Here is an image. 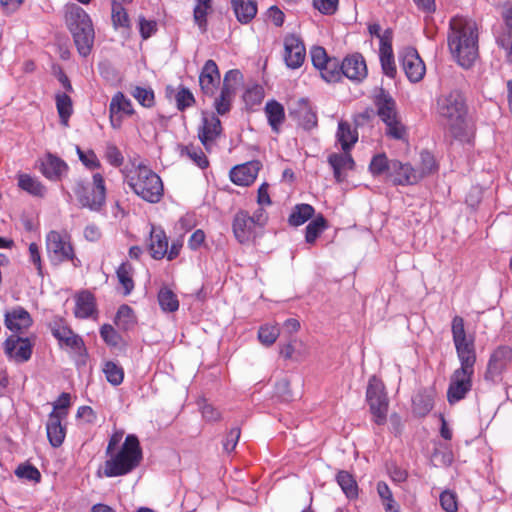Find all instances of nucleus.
Segmentation results:
<instances>
[{"instance_id":"f257e3e1","label":"nucleus","mask_w":512,"mask_h":512,"mask_svg":"<svg viewBox=\"0 0 512 512\" xmlns=\"http://www.w3.org/2000/svg\"><path fill=\"white\" fill-rule=\"evenodd\" d=\"M451 333L460 363L450 376L446 394L448 403L454 405L465 399L472 390L477 354L475 336L466 332L463 317L456 315L452 318Z\"/></svg>"},{"instance_id":"f03ea898","label":"nucleus","mask_w":512,"mask_h":512,"mask_svg":"<svg viewBox=\"0 0 512 512\" xmlns=\"http://www.w3.org/2000/svg\"><path fill=\"white\" fill-rule=\"evenodd\" d=\"M448 47L457 62L469 68L478 58V27L475 21L455 16L450 20Z\"/></svg>"},{"instance_id":"7ed1b4c3","label":"nucleus","mask_w":512,"mask_h":512,"mask_svg":"<svg viewBox=\"0 0 512 512\" xmlns=\"http://www.w3.org/2000/svg\"><path fill=\"white\" fill-rule=\"evenodd\" d=\"M437 113L447 133L454 139L464 141L467 137L466 104L463 95L452 90L437 98Z\"/></svg>"},{"instance_id":"20e7f679","label":"nucleus","mask_w":512,"mask_h":512,"mask_svg":"<svg viewBox=\"0 0 512 512\" xmlns=\"http://www.w3.org/2000/svg\"><path fill=\"white\" fill-rule=\"evenodd\" d=\"M103 474L106 477L124 476L134 471L143 459L140 441L135 434H128L121 447L106 454Z\"/></svg>"},{"instance_id":"39448f33","label":"nucleus","mask_w":512,"mask_h":512,"mask_svg":"<svg viewBox=\"0 0 512 512\" xmlns=\"http://www.w3.org/2000/svg\"><path fill=\"white\" fill-rule=\"evenodd\" d=\"M65 20L73 36L78 53L86 57L91 53L95 32L90 16L76 4L66 7Z\"/></svg>"},{"instance_id":"423d86ee","label":"nucleus","mask_w":512,"mask_h":512,"mask_svg":"<svg viewBox=\"0 0 512 512\" xmlns=\"http://www.w3.org/2000/svg\"><path fill=\"white\" fill-rule=\"evenodd\" d=\"M133 192L149 203H158L164 194L161 178L146 166L139 165L135 174L128 177Z\"/></svg>"},{"instance_id":"0eeeda50","label":"nucleus","mask_w":512,"mask_h":512,"mask_svg":"<svg viewBox=\"0 0 512 512\" xmlns=\"http://www.w3.org/2000/svg\"><path fill=\"white\" fill-rule=\"evenodd\" d=\"M45 245L47 257L52 265L72 262L74 267L80 266V260L76 257L71 237L67 232L49 231L45 237Z\"/></svg>"},{"instance_id":"6e6552de","label":"nucleus","mask_w":512,"mask_h":512,"mask_svg":"<svg viewBox=\"0 0 512 512\" xmlns=\"http://www.w3.org/2000/svg\"><path fill=\"white\" fill-rule=\"evenodd\" d=\"M73 192L83 208L91 211H100L106 204V186L101 173L92 176V186L85 184L82 180H76Z\"/></svg>"},{"instance_id":"1a4fd4ad","label":"nucleus","mask_w":512,"mask_h":512,"mask_svg":"<svg viewBox=\"0 0 512 512\" xmlns=\"http://www.w3.org/2000/svg\"><path fill=\"white\" fill-rule=\"evenodd\" d=\"M366 400L368 402L373 421L377 425H384L387 421L389 400L383 382L376 376L369 379Z\"/></svg>"},{"instance_id":"9d476101","label":"nucleus","mask_w":512,"mask_h":512,"mask_svg":"<svg viewBox=\"0 0 512 512\" xmlns=\"http://www.w3.org/2000/svg\"><path fill=\"white\" fill-rule=\"evenodd\" d=\"M512 360V349L508 346L497 347L490 355L485 372V380L495 382L500 379Z\"/></svg>"},{"instance_id":"9b49d317","label":"nucleus","mask_w":512,"mask_h":512,"mask_svg":"<svg viewBox=\"0 0 512 512\" xmlns=\"http://www.w3.org/2000/svg\"><path fill=\"white\" fill-rule=\"evenodd\" d=\"M135 113L132 102L122 92L113 95L109 104L110 124L114 129L122 126L123 119Z\"/></svg>"},{"instance_id":"f8f14e48","label":"nucleus","mask_w":512,"mask_h":512,"mask_svg":"<svg viewBox=\"0 0 512 512\" xmlns=\"http://www.w3.org/2000/svg\"><path fill=\"white\" fill-rule=\"evenodd\" d=\"M306 57L303 41L295 34H288L284 38V61L287 67L297 69L302 66Z\"/></svg>"},{"instance_id":"ddd939ff","label":"nucleus","mask_w":512,"mask_h":512,"mask_svg":"<svg viewBox=\"0 0 512 512\" xmlns=\"http://www.w3.org/2000/svg\"><path fill=\"white\" fill-rule=\"evenodd\" d=\"M290 116L305 130H311L318 124L317 113L305 98H300L293 103L290 108Z\"/></svg>"},{"instance_id":"4468645a","label":"nucleus","mask_w":512,"mask_h":512,"mask_svg":"<svg viewBox=\"0 0 512 512\" xmlns=\"http://www.w3.org/2000/svg\"><path fill=\"white\" fill-rule=\"evenodd\" d=\"M222 125L215 114L204 115L202 125L198 129V138L206 150H210L221 136Z\"/></svg>"},{"instance_id":"2eb2a0df","label":"nucleus","mask_w":512,"mask_h":512,"mask_svg":"<svg viewBox=\"0 0 512 512\" xmlns=\"http://www.w3.org/2000/svg\"><path fill=\"white\" fill-rule=\"evenodd\" d=\"M33 343L29 338L10 336L4 342V351L9 358L16 362H26L31 358Z\"/></svg>"},{"instance_id":"dca6fc26","label":"nucleus","mask_w":512,"mask_h":512,"mask_svg":"<svg viewBox=\"0 0 512 512\" xmlns=\"http://www.w3.org/2000/svg\"><path fill=\"white\" fill-rule=\"evenodd\" d=\"M52 335L58 340L61 347H67L72 351L81 354L85 351L83 339L75 334L70 327L63 323H54L51 327Z\"/></svg>"},{"instance_id":"f3484780","label":"nucleus","mask_w":512,"mask_h":512,"mask_svg":"<svg viewBox=\"0 0 512 512\" xmlns=\"http://www.w3.org/2000/svg\"><path fill=\"white\" fill-rule=\"evenodd\" d=\"M401 62L402 68L411 82L416 83L423 79L426 67L415 49H406L402 55Z\"/></svg>"},{"instance_id":"a211bd4d","label":"nucleus","mask_w":512,"mask_h":512,"mask_svg":"<svg viewBox=\"0 0 512 512\" xmlns=\"http://www.w3.org/2000/svg\"><path fill=\"white\" fill-rule=\"evenodd\" d=\"M67 412L52 411L48 415L46 423L47 438L52 447H60L66 437V427L62 425V421L66 418Z\"/></svg>"},{"instance_id":"6ab92c4d","label":"nucleus","mask_w":512,"mask_h":512,"mask_svg":"<svg viewBox=\"0 0 512 512\" xmlns=\"http://www.w3.org/2000/svg\"><path fill=\"white\" fill-rule=\"evenodd\" d=\"M391 171L388 179L394 185H414L419 182V177L416 175V169L409 163H402L399 160L393 159Z\"/></svg>"},{"instance_id":"aec40b11","label":"nucleus","mask_w":512,"mask_h":512,"mask_svg":"<svg viewBox=\"0 0 512 512\" xmlns=\"http://www.w3.org/2000/svg\"><path fill=\"white\" fill-rule=\"evenodd\" d=\"M259 161H250L237 165L230 170V180L238 186H250L254 183L260 171Z\"/></svg>"},{"instance_id":"412c9836","label":"nucleus","mask_w":512,"mask_h":512,"mask_svg":"<svg viewBox=\"0 0 512 512\" xmlns=\"http://www.w3.org/2000/svg\"><path fill=\"white\" fill-rule=\"evenodd\" d=\"M199 84L203 94L213 96L220 84V71L214 60H207L199 75Z\"/></svg>"},{"instance_id":"4be33fe9","label":"nucleus","mask_w":512,"mask_h":512,"mask_svg":"<svg viewBox=\"0 0 512 512\" xmlns=\"http://www.w3.org/2000/svg\"><path fill=\"white\" fill-rule=\"evenodd\" d=\"M256 227L247 211L240 210L235 214L232 229L236 239L240 243L250 241L255 236Z\"/></svg>"},{"instance_id":"5701e85b","label":"nucleus","mask_w":512,"mask_h":512,"mask_svg":"<svg viewBox=\"0 0 512 512\" xmlns=\"http://www.w3.org/2000/svg\"><path fill=\"white\" fill-rule=\"evenodd\" d=\"M341 70L345 77L353 81H362L367 76V66L361 54H352L344 58Z\"/></svg>"},{"instance_id":"b1692460","label":"nucleus","mask_w":512,"mask_h":512,"mask_svg":"<svg viewBox=\"0 0 512 512\" xmlns=\"http://www.w3.org/2000/svg\"><path fill=\"white\" fill-rule=\"evenodd\" d=\"M32 318L23 307L17 306L6 311L4 324L15 333H22L32 325Z\"/></svg>"},{"instance_id":"393cba45","label":"nucleus","mask_w":512,"mask_h":512,"mask_svg":"<svg viewBox=\"0 0 512 512\" xmlns=\"http://www.w3.org/2000/svg\"><path fill=\"white\" fill-rule=\"evenodd\" d=\"M148 250L155 260H161L168 254V237L161 227L151 226Z\"/></svg>"},{"instance_id":"a878e982","label":"nucleus","mask_w":512,"mask_h":512,"mask_svg":"<svg viewBox=\"0 0 512 512\" xmlns=\"http://www.w3.org/2000/svg\"><path fill=\"white\" fill-rule=\"evenodd\" d=\"M97 314L95 296L88 290H83L75 295L74 315L80 319L93 317Z\"/></svg>"},{"instance_id":"bb28decb","label":"nucleus","mask_w":512,"mask_h":512,"mask_svg":"<svg viewBox=\"0 0 512 512\" xmlns=\"http://www.w3.org/2000/svg\"><path fill=\"white\" fill-rule=\"evenodd\" d=\"M68 171V165L61 158L47 154L41 163L42 174L50 180L58 181Z\"/></svg>"},{"instance_id":"cd10ccee","label":"nucleus","mask_w":512,"mask_h":512,"mask_svg":"<svg viewBox=\"0 0 512 512\" xmlns=\"http://www.w3.org/2000/svg\"><path fill=\"white\" fill-rule=\"evenodd\" d=\"M389 34L390 33L387 32L386 35L382 36L381 45H379V58L383 73L390 78H394L397 69Z\"/></svg>"},{"instance_id":"c85d7f7f","label":"nucleus","mask_w":512,"mask_h":512,"mask_svg":"<svg viewBox=\"0 0 512 512\" xmlns=\"http://www.w3.org/2000/svg\"><path fill=\"white\" fill-rule=\"evenodd\" d=\"M328 162L333 169L334 177L338 183L345 179L342 171L352 170L355 165V162L349 151H346L343 154L333 153L329 155Z\"/></svg>"},{"instance_id":"c756f323","label":"nucleus","mask_w":512,"mask_h":512,"mask_svg":"<svg viewBox=\"0 0 512 512\" xmlns=\"http://www.w3.org/2000/svg\"><path fill=\"white\" fill-rule=\"evenodd\" d=\"M212 2L213 0H195L193 21L202 34L208 30V16L213 12Z\"/></svg>"},{"instance_id":"7c9ffc66","label":"nucleus","mask_w":512,"mask_h":512,"mask_svg":"<svg viewBox=\"0 0 512 512\" xmlns=\"http://www.w3.org/2000/svg\"><path fill=\"white\" fill-rule=\"evenodd\" d=\"M231 5L237 20L242 24L249 23L257 14L255 0H231Z\"/></svg>"},{"instance_id":"2f4dec72","label":"nucleus","mask_w":512,"mask_h":512,"mask_svg":"<svg viewBox=\"0 0 512 512\" xmlns=\"http://www.w3.org/2000/svg\"><path fill=\"white\" fill-rule=\"evenodd\" d=\"M116 276H117L118 282L121 286L123 295H125V296L129 295L135 287V283H134V279H133V276H134L133 265L128 261L122 262L116 270Z\"/></svg>"},{"instance_id":"473e14b6","label":"nucleus","mask_w":512,"mask_h":512,"mask_svg":"<svg viewBox=\"0 0 512 512\" xmlns=\"http://www.w3.org/2000/svg\"><path fill=\"white\" fill-rule=\"evenodd\" d=\"M374 104L380 118L398 113L396 102L393 97L384 89H379L374 97Z\"/></svg>"},{"instance_id":"72a5a7b5","label":"nucleus","mask_w":512,"mask_h":512,"mask_svg":"<svg viewBox=\"0 0 512 512\" xmlns=\"http://www.w3.org/2000/svg\"><path fill=\"white\" fill-rule=\"evenodd\" d=\"M265 114L269 125L274 132H279L280 126L285 120V110L281 103L270 100L265 105Z\"/></svg>"},{"instance_id":"f704fd0d","label":"nucleus","mask_w":512,"mask_h":512,"mask_svg":"<svg viewBox=\"0 0 512 512\" xmlns=\"http://www.w3.org/2000/svg\"><path fill=\"white\" fill-rule=\"evenodd\" d=\"M337 138L344 152L349 151L357 142L358 134L349 123L340 121L338 124Z\"/></svg>"},{"instance_id":"c9c22d12","label":"nucleus","mask_w":512,"mask_h":512,"mask_svg":"<svg viewBox=\"0 0 512 512\" xmlns=\"http://www.w3.org/2000/svg\"><path fill=\"white\" fill-rule=\"evenodd\" d=\"M235 88L221 87L220 94L214 100V108L219 115L227 114L232 107Z\"/></svg>"},{"instance_id":"e433bc0d","label":"nucleus","mask_w":512,"mask_h":512,"mask_svg":"<svg viewBox=\"0 0 512 512\" xmlns=\"http://www.w3.org/2000/svg\"><path fill=\"white\" fill-rule=\"evenodd\" d=\"M416 169V175L419 177V181L423 178L435 173L438 169V165L432 153L424 150L420 153V164Z\"/></svg>"},{"instance_id":"4c0bfd02","label":"nucleus","mask_w":512,"mask_h":512,"mask_svg":"<svg viewBox=\"0 0 512 512\" xmlns=\"http://www.w3.org/2000/svg\"><path fill=\"white\" fill-rule=\"evenodd\" d=\"M158 303L164 312L173 313L179 309L177 295L168 287H162L158 292Z\"/></svg>"},{"instance_id":"58836bf2","label":"nucleus","mask_w":512,"mask_h":512,"mask_svg":"<svg viewBox=\"0 0 512 512\" xmlns=\"http://www.w3.org/2000/svg\"><path fill=\"white\" fill-rule=\"evenodd\" d=\"M392 160H389L384 153L373 156L369 164V171L374 177L385 175L389 177Z\"/></svg>"},{"instance_id":"ea45409f","label":"nucleus","mask_w":512,"mask_h":512,"mask_svg":"<svg viewBox=\"0 0 512 512\" xmlns=\"http://www.w3.org/2000/svg\"><path fill=\"white\" fill-rule=\"evenodd\" d=\"M18 186L33 196L42 197L46 192L41 182L28 174L18 175Z\"/></svg>"},{"instance_id":"a19ab883","label":"nucleus","mask_w":512,"mask_h":512,"mask_svg":"<svg viewBox=\"0 0 512 512\" xmlns=\"http://www.w3.org/2000/svg\"><path fill=\"white\" fill-rule=\"evenodd\" d=\"M314 214V208L309 204L296 205L288 219L291 226H300L308 221Z\"/></svg>"},{"instance_id":"79ce46f5","label":"nucleus","mask_w":512,"mask_h":512,"mask_svg":"<svg viewBox=\"0 0 512 512\" xmlns=\"http://www.w3.org/2000/svg\"><path fill=\"white\" fill-rule=\"evenodd\" d=\"M336 480L348 498L353 499L358 496V485L350 473L347 471H339Z\"/></svg>"},{"instance_id":"37998d69","label":"nucleus","mask_w":512,"mask_h":512,"mask_svg":"<svg viewBox=\"0 0 512 512\" xmlns=\"http://www.w3.org/2000/svg\"><path fill=\"white\" fill-rule=\"evenodd\" d=\"M106 380L113 386H119L124 380V370L114 361H106L102 368Z\"/></svg>"},{"instance_id":"c03bdc74","label":"nucleus","mask_w":512,"mask_h":512,"mask_svg":"<svg viewBox=\"0 0 512 512\" xmlns=\"http://www.w3.org/2000/svg\"><path fill=\"white\" fill-rule=\"evenodd\" d=\"M56 107L60 117L61 124L68 125V120L73 113L71 97L65 93H58L55 97Z\"/></svg>"},{"instance_id":"a18cd8bd","label":"nucleus","mask_w":512,"mask_h":512,"mask_svg":"<svg viewBox=\"0 0 512 512\" xmlns=\"http://www.w3.org/2000/svg\"><path fill=\"white\" fill-rule=\"evenodd\" d=\"M327 228V221L323 215L316 216L307 226L305 240L309 244L315 243L319 235Z\"/></svg>"},{"instance_id":"49530a36","label":"nucleus","mask_w":512,"mask_h":512,"mask_svg":"<svg viewBox=\"0 0 512 512\" xmlns=\"http://www.w3.org/2000/svg\"><path fill=\"white\" fill-rule=\"evenodd\" d=\"M180 154L181 156H187L201 169H205L209 165V161L202 149L192 144L181 146Z\"/></svg>"},{"instance_id":"de8ad7c7","label":"nucleus","mask_w":512,"mask_h":512,"mask_svg":"<svg viewBox=\"0 0 512 512\" xmlns=\"http://www.w3.org/2000/svg\"><path fill=\"white\" fill-rule=\"evenodd\" d=\"M319 71L321 77L328 83L338 82L343 76L341 65L335 58H331Z\"/></svg>"},{"instance_id":"09e8293b","label":"nucleus","mask_w":512,"mask_h":512,"mask_svg":"<svg viewBox=\"0 0 512 512\" xmlns=\"http://www.w3.org/2000/svg\"><path fill=\"white\" fill-rule=\"evenodd\" d=\"M112 23L115 28H129L130 27V19L127 11L122 6L121 3L116 0L112 1V13H111Z\"/></svg>"},{"instance_id":"8fccbe9b","label":"nucleus","mask_w":512,"mask_h":512,"mask_svg":"<svg viewBox=\"0 0 512 512\" xmlns=\"http://www.w3.org/2000/svg\"><path fill=\"white\" fill-rule=\"evenodd\" d=\"M280 335V329L277 325L265 324L259 328L258 339L266 346H271Z\"/></svg>"},{"instance_id":"3c124183","label":"nucleus","mask_w":512,"mask_h":512,"mask_svg":"<svg viewBox=\"0 0 512 512\" xmlns=\"http://www.w3.org/2000/svg\"><path fill=\"white\" fill-rule=\"evenodd\" d=\"M132 96L144 107H152L155 103L154 92L151 88L137 86L131 91Z\"/></svg>"},{"instance_id":"603ef678","label":"nucleus","mask_w":512,"mask_h":512,"mask_svg":"<svg viewBox=\"0 0 512 512\" xmlns=\"http://www.w3.org/2000/svg\"><path fill=\"white\" fill-rule=\"evenodd\" d=\"M15 475L18 478L26 479L35 483H38L41 480L40 471L31 464H20L15 470Z\"/></svg>"},{"instance_id":"864d4df0","label":"nucleus","mask_w":512,"mask_h":512,"mask_svg":"<svg viewBox=\"0 0 512 512\" xmlns=\"http://www.w3.org/2000/svg\"><path fill=\"white\" fill-rule=\"evenodd\" d=\"M176 106L179 111L191 107L195 103V98L192 92L185 87H180L175 95Z\"/></svg>"},{"instance_id":"5fc2aeb1","label":"nucleus","mask_w":512,"mask_h":512,"mask_svg":"<svg viewBox=\"0 0 512 512\" xmlns=\"http://www.w3.org/2000/svg\"><path fill=\"white\" fill-rule=\"evenodd\" d=\"M104 157L107 162L114 167H120L124 163V157L121 151L113 143H107L104 151Z\"/></svg>"},{"instance_id":"6e6d98bb","label":"nucleus","mask_w":512,"mask_h":512,"mask_svg":"<svg viewBox=\"0 0 512 512\" xmlns=\"http://www.w3.org/2000/svg\"><path fill=\"white\" fill-rule=\"evenodd\" d=\"M76 151L80 161L86 168L94 170L99 169L101 167V163L93 150L83 151L79 147H77Z\"/></svg>"},{"instance_id":"4d7b16f0","label":"nucleus","mask_w":512,"mask_h":512,"mask_svg":"<svg viewBox=\"0 0 512 512\" xmlns=\"http://www.w3.org/2000/svg\"><path fill=\"white\" fill-rule=\"evenodd\" d=\"M116 325L122 328H128L134 322L133 310L128 305H122L116 314Z\"/></svg>"},{"instance_id":"13d9d810","label":"nucleus","mask_w":512,"mask_h":512,"mask_svg":"<svg viewBox=\"0 0 512 512\" xmlns=\"http://www.w3.org/2000/svg\"><path fill=\"white\" fill-rule=\"evenodd\" d=\"M440 505L442 509L446 512H457L458 511V503H457V495L454 492L449 490L443 491L440 494Z\"/></svg>"},{"instance_id":"bf43d9fd","label":"nucleus","mask_w":512,"mask_h":512,"mask_svg":"<svg viewBox=\"0 0 512 512\" xmlns=\"http://www.w3.org/2000/svg\"><path fill=\"white\" fill-rule=\"evenodd\" d=\"M100 336L109 346L116 347L120 342L119 333L110 324H104L101 326Z\"/></svg>"},{"instance_id":"052dcab7","label":"nucleus","mask_w":512,"mask_h":512,"mask_svg":"<svg viewBox=\"0 0 512 512\" xmlns=\"http://www.w3.org/2000/svg\"><path fill=\"white\" fill-rule=\"evenodd\" d=\"M385 133L388 137L395 140H405L407 137V129L401 118L385 128Z\"/></svg>"},{"instance_id":"680f3d73","label":"nucleus","mask_w":512,"mask_h":512,"mask_svg":"<svg viewBox=\"0 0 512 512\" xmlns=\"http://www.w3.org/2000/svg\"><path fill=\"white\" fill-rule=\"evenodd\" d=\"M311 59L316 69H321L331 58L327 56V53L323 47L316 46L311 49Z\"/></svg>"},{"instance_id":"e2e57ef3","label":"nucleus","mask_w":512,"mask_h":512,"mask_svg":"<svg viewBox=\"0 0 512 512\" xmlns=\"http://www.w3.org/2000/svg\"><path fill=\"white\" fill-rule=\"evenodd\" d=\"M338 0H313L314 7L322 14L332 15L338 8Z\"/></svg>"},{"instance_id":"0e129e2a","label":"nucleus","mask_w":512,"mask_h":512,"mask_svg":"<svg viewBox=\"0 0 512 512\" xmlns=\"http://www.w3.org/2000/svg\"><path fill=\"white\" fill-rule=\"evenodd\" d=\"M29 260L33 263L40 276H43V265L39 246L36 243L29 244Z\"/></svg>"},{"instance_id":"69168bd1","label":"nucleus","mask_w":512,"mask_h":512,"mask_svg":"<svg viewBox=\"0 0 512 512\" xmlns=\"http://www.w3.org/2000/svg\"><path fill=\"white\" fill-rule=\"evenodd\" d=\"M241 430L239 427L232 428L223 441V448L226 452H232L240 438Z\"/></svg>"},{"instance_id":"338daca9","label":"nucleus","mask_w":512,"mask_h":512,"mask_svg":"<svg viewBox=\"0 0 512 512\" xmlns=\"http://www.w3.org/2000/svg\"><path fill=\"white\" fill-rule=\"evenodd\" d=\"M139 30L143 39H148L157 30V24L154 20H147L144 17H139Z\"/></svg>"},{"instance_id":"774afa93","label":"nucleus","mask_w":512,"mask_h":512,"mask_svg":"<svg viewBox=\"0 0 512 512\" xmlns=\"http://www.w3.org/2000/svg\"><path fill=\"white\" fill-rule=\"evenodd\" d=\"M201 413L203 418L209 422H216L221 419L220 411L214 408L211 404L206 403L205 400H203V403L201 404Z\"/></svg>"}]
</instances>
